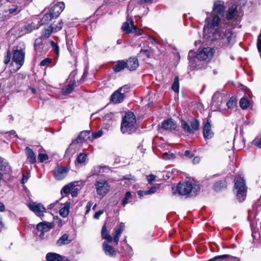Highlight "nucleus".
Wrapping results in <instances>:
<instances>
[{
	"instance_id": "10",
	"label": "nucleus",
	"mask_w": 261,
	"mask_h": 261,
	"mask_svg": "<svg viewBox=\"0 0 261 261\" xmlns=\"http://www.w3.org/2000/svg\"><path fill=\"white\" fill-rule=\"evenodd\" d=\"M30 210L33 212L37 216L42 218L44 216L43 213L46 212V208L41 203L33 202L29 204Z\"/></svg>"
},
{
	"instance_id": "35",
	"label": "nucleus",
	"mask_w": 261,
	"mask_h": 261,
	"mask_svg": "<svg viewBox=\"0 0 261 261\" xmlns=\"http://www.w3.org/2000/svg\"><path fill=\"white\" fill-rule=\"evenodd\" d=\"M249 100L245 97H243L240 99V106L242 109H246L250 106Z\"/></svg>"
},
{
	"instance_id": "40",
	"label": "nucleus",
	"mask_w": 261,
	"mask_h": 261,
	"mask_svg": "<svg viewBox=\"0 0 261 261\" xmlns=\"http://www.w3.org/2000/svg\"><path fill=\"white\" fill-rule=\"evenodd\" d=\"M63 21L60 20L58 22V24H53L51 25V27L54 32H57L60 30H61L63 27Z\"/></svg>"
},
{
	"instance_id": "62",
	"label": "nucleus",
	"mask_w": 261,
	"mask_h": 261,
	"mask_svg": "<svg viewBox=\"0 0 261 261\" xmlns=\"http://www.w3.org/2000/svg\"><path fill=\"white\" fill-rule=\"evenodd\" d=\"M222 256H223V255H218V256H216L212 258L214 261H225V258H222L221 257H222Z\"/></svg>"
},
{
	"instance_id": "45",
	"label": "nucleus",
	"mask_w": 261,
	"mask_h": 261,
	"mask_svg": "<svg viewBox=\"0 0 261 261\" xmlns=\"http://www.w3.org/2000/svg\"><path fill=\"white\" fill-rule=\"evenodd\" d=\"M114 118V114L112 113H110L103 117L104 121L108 122V123H111Z\"/></svg>"
},
{
	"instance_id": "7",
	"label": "nucleus",
	"mask_w": 261,
	"mask_h": 261,
	"mask_svg": "<svg viewBox=\"0 0 261 261\" xmlns=\"http://www.w3.org/2000/svg\"><path fill=\"white\" fill-rule=\"evenodd\" d=\"M49 47V42L44 39L43 36L36 39L34 43V48L36 52L40 54H45Z\"/></svg>"
},
{
	"instance_id": "22",
	"label": "nucleus",
	"mask_w": 261,
	"mask_h": 261,
	"mask_svg": "<svg viewBox=\"0 0 261 261\" xmlns=\"http://www.w3.org/2000/svg\"><path fill=\"white\" fill-rule=\"evenodd\" d=\"M71 240L69 239V236L65 233L57 241L56 244L58 246H61L64 245H67L71 243Z\"/></svg>"
},
{
	"instance_id": "27",
	"label": "nucleus",
	"mask_w": 261,
	"mask_h": 261,
	"mask_svg": "<svg viewBox=\"0 0 261 261\" xmlns=\"http://www.w3.org/2000/svg\"><path fill=\"white\" fill-rule=\"evenodd\" d=\"M26 153L28 156V161L31 164H34L36 162V155L33 152V150L30 148L27 147L25 148Z\"/></svg>"
},
{
	"instance_id": "43",
	"label": "nucleus",
	"mask_w": 261,
	"mask_h": 261,
	"mask_svg": "<svg viewBox=\"0 0 261 261\" xmlns=\"http://www.w3.org/2000/svg\"><path fill=\"white\" fill-rule=\"evenodd\" d=\"M87 154L84 153H81L77 158V161L79 163H84L86 162Z\"/></svg>"
},
{
	"instance_id": "21",
	"label": "nucleus",
	"mask_w": 261,
	"mask_h": 261,
	"mask_svg": "<svg viewBox=\"0 0 261 261\" xmlns=\"http://www.w3.org/2000/svg\"><path fill=\"white\" fill-rule=\"evenodd\" d=\"M124 228V224L122 223L120 224V225L114 228L113 240L116 244H118L119 237L121 235L122 231H123Z\"/></svg>"
},
{
	"instance_id": "8",
	"label": "nucleus",
	"mask_w": 261,
	"mask_h": 261,
	"mask_svg": "<svg viewBox=\"0 0 261 261\" xmlns=\"http://www.w3.org/2000/svg\"><path fill=\"white\" fill-rule=\"evenodd\" d=\"M215 50L212 47H204L200 51L196 56V58L198 60H210L212 59Z\"/></svg>"
},
{
	"instance_id": "23",
	"label": "nucleus",
	"mask_w": 261,
	"mask_h": 261,
	"mask_svg": "<svg viewBox=\"0 0 261 261\" xmlns=\"http://www.w3.org/2000/svg\"><path fill=\"white\" fill-rule=\"evenodd\" d=\"M103 248L105 252L107 255L111 256H113L116 255V251L114 248L112 246L108 245L106 242H103Z\"/></svg>"
},
{
	"instance_id": "48",
	"label": "nucleus",
	"mask_w": 261,
	"mask_h": 261,
	"mask_svg": "<svg viewBox=\"0 0 261 261\" xmlns=\"http://www.w3.org/2000/svg\"><path fill=\"white\" fill-rule=\"evenodd\" d=\"M117 90L119 91L121 93H124V96H125V94L129 91V86L128 85H125L119 88Z\"/></svg>"
},
{
	"instance_id": "13",
	"label": "nucleus",
	"mask_w": 261,
	"mask_h": 261,
	"mask_svg": "<svg viewBox=\"0 0 261 261\" xmlns=\"http://www.w3.org/2000/svg\"><path fill=\"white\" fill-rule=\"evenodd\" d=\"M203 135L205 139H210L213 137L214 133L212 130L211 121L209 119H207L204 123Z\"/></svg>"
},
{
	"instance_id": "61",
	"label": "nucleus",
	"mask_w": 261,
	"mask_h": 261,
	"mask_svg": "<svg viewBox=\"0 0 261 261\" xmlns=\"http://www.w3.org/2000/svg\"><path fill=\"white\" fill-rule=\"evenodd\" d=\"M10 17H11L10 15L9 14L4 15L2 16H1L0 21H3L8 20L10 18Z\"/></svg>"
},
{
	"instance_id": "34",
	"label": "nucleus",
	"mask_w": 261,
	"mask_h": 261,
	"mask_svg": "<svg viewBox=\"0 0 261 261\" xmlns=\"http://www.w3.org/2000/svg\"><path fill=\"white\" fill-rule=\"evenodd\" d=\"M54 18L52 17L51 14L49 13H46L42 17V18L40 21V25H43L47 23L49 21H50Z\"/></svg>"
},
{
	"instance_id": "50",
	"label": "nucleus",
	"mask_w": 261,
	"mask_h": 261,
	"mask_svg": "<svg viewBox=\"0 0 261 261\" xmlns=\"http://www.w3.org/2000/svg\"><path fill=\"white\" fill-rule=\"evenodd\" d=\"M52 62V60L49 58H46L43 60L40 63V66H45L48 65Z\"/></svg>"
},
{
	"instance_id": "6",
	"label": "nucleus",
	"mask_w": 261,
	"mask_h": 261,
	"mask_svg": "<svg viewBox=\"0 0 261 261\" xmlns=\"http://www.w3.org/2000/svg\"><path fill=\"white\" fill-rule=\"evenodd\" d=\"M199 121L197 119H193L191 121V125H189L185 120H181V126L186 133L193 134L195 131L197 130L199 128Z\"/></svg>"
},
{
	"instance_id": "37",
	"label": "nucleus",
	"mask_w": 261,
	"mask_h": 261,
	"mask_svg": "<svg viewBox=\"0 0 261 261\" xmlns=\"http://www.w3.org/2000/svg\"><path fill=\"white\" fill-rule=\"evenodd\" d=\"M222 258H225V261H240V258L229 254H223Z\"/></svg>"
},
{
	"instance_id": "18",
	"label": "nucleus",
	"mask_w": 261,
	"mask_h": 261,
	"mask_svg": "<svg viewBox=\"0 0 261 261\" xmlns=\"http://www.w3.org/2000/svg\"><path fill=\"white\" fill-rule=\"evenodd\" d=\"M126 68L129 71H134L136 70L139 66V62L138 59L135 57H130L125 61Z\"/></svg>"
},
{
	"instance_id": "4",
	"label": "nucleus",
	"mask_w": 261,
	"mask_h": 261,
	"mask_svg": "<svg viewBox=\"0 0 261 261\" xmlns=\"http://www.w3.org/2000/svg\"><path fill=\"white\" fill-rule=\"evenodd\" d=\"M200 190L199 186L193 184L189 181L180 182L177 186L178 193L181 195H188L191 194L192 196L195 195Z\"/></svg>"
},
{
	"instance_id": "5",
	"label": "nucleus",
	"mask_w": 261,
	"mask_h": 261,
	"mask_svg": "<svg viewBox=\"0 0 261 261\" xmlns=\"http://www.w3.org/2000/svg\"><path fill=\"white\" fill-rule=\"evenodd\" d=\"M98 195L105 196L110 191V186L104 179H97L94 184Z\"/></svg>"
},
{
	"instance_id": "15",
	"label": "nucleus",
	"mask_w": 261,
	"mask_h": 261,
	"mask_svg": "<svg viewBox=\"0 0 261 261\" xmlns=\"http://www.w3.org/2000/svg\"><path fill=\"white\" fill-rule=\"evenodd\" d=\"M11 172V168L9 163L3 158L0 157V180L3 174H9Z\"/></svg>"
},
{
	"instance_id": "53",
	"label": "nucleus",
	"mask_w": 261,
	"mask_h": 261,
	"mask_svg": "<svg viewBox=\"0 0 261 261\" xmlns=\"http://www.w3.org/2000/svg\"><path fill=\"white\" fill-rule=\"evenodd\" d=\"M25 29L28 33H30L35 29V26L33 23L28 24L25 27Z\"/></svg>"
},
{
	"instance_id": "51",
	"label": "nucleus",
	"mask_w": 261,
	"mask_h": 261,
	"mask_svg": "<svg viewBox=\"0 0 261 261\" xmlns=\"http://www.w3.org/2000/svg\"><path fill=\"white\" fill-rule=\"evenodd\" d=\"M48 155L45 153H39L38 155V159L41 163L48 160Z\"/></svg>"
},
{
	"instance_id": "49",
	"label": "nucleus",
	"mask_w": 261,
	"mask_h": 261,
	"mask_svg": "<svg viewBox=\"0 0 261 261\" xmlns=\"http://www.w3.org/2000/svg\"><path fill=\"white\" fill-rule=\"evenodd\" d=\"M159 188V187L158 186H153L151 188H150L148 190H146V194H147V195L154 194L156 192L157 190Z\"/></svg>"
},
{
	"instance_id": "25",
	"label": "nucleus",
	"mask_w": 261,
	"mask_h": 261,
	"mask_svg": "<svg viewBox=\"0 0 261 261\" xmlns=\"http://www.w3.org/2000/svg\"><path fill=\"white\" fill-rule=\"evenodd\" d=\"M76 183V182H71L64 186L61 191V195L63 196V194H64L65 195L69 194L70 192L72 190H73L74 188L76 186V185H75Z\"/></svg>"
},
{
	"instance_id": "11",
	"label": "nucleus",
	"mask_w": 261,
	"mask_h": 261,
	"mask_svg": "<svg viewBox=\"0 0 261 261\" xmlns=\"http://www.w3.org/2000/svg\"><path fill=\"white\" fill-rule=\"evenodd\" d=\"M64 8V3L63 2H59L50 8L49 12L52 16V17L56 18L59 16Z\"/></svg>"
},
{
	"instance_id": "17",
	"label": "nucleus",
	"mask_w": 261,
	"mask_h": 261,
	"mask_svg": "<svg viewBox=\"0 0 261 261\" xmlns=\"http://www.w3.org/2000/svg\"><path fill=\"white\" fill-rule=\"evenodd\" d=\"M51 228L50 224L47 222L43 221L40 222L37 225L36 228L38 231H40L39 235L40 238H42L44 236V233L49 231Z\"/></svg>"
},
{
	"instance_id": "38",
	"label": "nucleus",
	"mask_w": 261,
	"mask_h": 261,
	"mask_svg": "<svg viewBox=\"0 0 261 261\" xmlns=\"http://www.w3.org/2000/svg\"><path fill=\"white\" fill-rule=\"evenodd\" d=\"M21 11V9L17 5H13L8 10L10 14H17Z\"/></svg>"
},
{
	"instance_id": "33",
	"label": "nucleus",
	"mask_w": 261,
	"mask_h": 261,
	"mask_svg": "<svg viewBox=\"0 0 261 261\" xmlns=\"http://www.w3.org/2000/svg\"><path fill=\"white\" fill-rule=\"evenodd\" d=\"M130 23H131V27L132 28V30L133 31V32H132L131 33H135L137 36H140L143 33V31L141 29H139L137 28L134 24V21L132 18H130V19H128Z\"/></svg>"
},
{
	"instance_id": "3",
	"label": "nucleus",
	"mask_w": 261,
	"mask_h": 261,
	"mask_svg": "<svg viewBox=\"0 0 261 261\" xmlns=\"http://www.w3.org/2000/svg\"><path fill=\"white\" fill-rule=\"evenodd\" d=\"M234 191L239 201L242 202L245 199L247 187L244 177L241 174H238L235 178Z\"/></svg>"
},
{
	"instance_id": "58",
	"label": "nucleus",
	"mask_w": 261,
	"mask_h": 261,
	"mask_svg": "<svg viewBox=\"0 0 261 261\" xmlns=\"http://www.w3.org/2000/svg\"><path fill=\"white\" fill-rule=\"evenodd\" d=\"M155 176L153 174H150L147 176V180L149 183H151L154 180Z\"/></svg>"
},
{
	"instance_id": "19",
	"label": "nucleus",
	"mask_w": 261,
	"mask_h": 261,
	"mask_svg": "<svg viewBox=\"0 0 261 261\" xmlns=\"http://www.w3.org/2000/svg\"><path fill=\"white\" fill-rule=\"evenodd\" d=\"M176 123L172 119L164 120L161 124V128L164 130H172L176 127Z\"/></svg>"
},
{
	"instance_id": "1",
	"label": "nucleus",
	"mask_w": 261,
	"mask_h": 261,
	"mask_svg": "<svg viewBox=\"0 0 261 261\" xmlns=\"http://www.w3.org/2000/svg\"><path fill=\"white\" fill-rule=\"evenodd\" d=\"M238 6L234 4L228 9L226 19L220 22V18L216 15L210 19H206L207 26L204 27V36L211 40L220 39L224 47L231 46L236 42V35L232 31L233 21L232 19L237 14Z\"/></svg>"
},
{
	"instance_id": "64",
	"label": "nucleus",
	"mask_w": 261,
	"mask_h": 261,
	"mask_svg": "<svg viewBox=\"0 0 261 261\" xmlns=\"http://www.w3.org/2000/svg\"><path fill=\"white\" fill-rule=\"evenodd\" d=\"M71 196L72 197H76L77 195V192H78V189L77 188H76V189H73V190H72L71 191Z\"/></svg>"
},
{
	"instance_id": "54",
	"label": "nucleus",
	"mask_w": 261,
	"mask_h": 261,
	"mask_svg": "<svg viewBox=\"0 0 261 261\" xmlns=\"http://www.w3.org/2000/svg\"><path fill=\"white\" fill-rule=\"evenodd\" d=\"M101 168L100 166L94 167V169L91 171L92 175H97L101 172Z\"/></svg>"
},
{
	"instance_id": "14",
	"label": "nucleus",
	"mask_w": 261,
	"mask_h": 261,
	"mask_svg": "<svg viewBox=\"0 0 261 261\" xmlns=\"http://www.w3.org/2000/svg\"><path fill=\"white\" fill-rule=\"evenodd\" d=\"M89 140H91V132L90 130H85L82 132L77 138L72 141V143H82Z\"/></svg>"
},
{
	"instance_id": "44",
	"label": "nucleus",
	"mask_w": 261,
	"mask_h": 261,
	"mask_svg": "<svg viewBox=\"0 0 261 261\" xmlns=\"http://www.w3.org/2000/svg\"><path fill=\"white\" fill-rule=\"evenodd\" d=\"M131 193L130 192H127L125 194L124 198L122 200V204L123 205L125 206L128 202V200L131 197Z\"/></svg>"
},
{
	"instance_id": "29",
	"label": "nucleus",
	"mask_w": 261,
	"mask_h": 261,
	"mask_svg": "<svg viewBox=\"0 0 261 261\" xmlns=\"http://www.w3.org/2000/svg\"><path fill=\"white\" fill-rule=\"evenodd\" d=\"M76 86L75 81H73L72 83L67 85L65 88L62 90V94L63 95H67L71 93Z\"/></svg>"
},
{
	"instance_id": "47",
	"label": "nucleus",
	"mask_w": 261,
	"mask_h": 261,
	"mask_svg": "<svg viewBox=\"0 0 261 261\" xmlns=\"http://www.w3.org/2000/svg\"><path fill=\"white\" fill-rule=\"evenodd\" d=\"M102 131L101 130H99L96 132L93 133L91 134V140L93 139H95L99 138L102 135Z\"/></svg>"
},
{
	"instance_id": "9",
	"label": "nucleus",
	"mask_w": 261,
	"mask_h": 261,
	"mask_svg": "<svg viewBox=\"0 0 261 261\" xmlns=\"http://www.w3.org/2000/svg\"><path fill=\"white\" fill-rule=\"evenodd\" d=\"M25 57V52L22 49H16L14 50L12 60L19 69L23 64Z\"/></svg>"
},
{
	"instance_id": "30",
	"label": "nucleus",
	"mask_w": 261,
	"mask_h": 261,
	"mask_svg": "<svg viewBox=\"0 0 261 261\" xmlns=\"http://www.w3.org/2000/svg\"><path fill=\"white\" fill-rule=\"evenodd\" d=\"M101 237L102 239L106 240L109 243L112 242L113 239L111 235L107 230L106 225H104L101 229Z\"/></svg>"
},
{
	"instance_id": "26",
	"label": "nucleus",
	"mask_w": 261,
	"mask_h": 261,
	"mask_svg": "<svg viewBox=\"0 0 261 261\" xmlns=\"http://www.w3.org/2000/svg\"><path fill=\"white\" fill-rule=\"evenodd\" d=\"M125 61L124 60H118L116 64L113 67V70L115 72H118L126 68Z\"/></svg>"
},
{
	"instance_id": "32",
	"label": "nucleus",
	"mask_w": 261,
	"mask_h": 261,
	"mask_svg": "<svg viewBox=\"0 0 261 261\" xmlns=\"http://www.w3.org/2000/svg\"><path fill=\"white\" fill-rule=\"evenodd\" d=\"M130 18H127V21L124 22L121 27L122 30L126 34H129L133 32L132 28L131 27V23L128 20Z\"/></svg>"
},
{
	"instance_id": "28",
	"label": "nucleus",
	"mask_w": 261,
	"mask_h": 261,
	"mask_svg": "<svg viewBox=\"0 0 261 261\" xmlns=\"http://www.w3.org/2000/svg\"><path fill=\"white\" fill-rule=\"evenodd\" d=\"M70 205V203L69 202H66L64 206L61 208L59 211L60 215L63 217H66L69 212V206Z\"/></svg>"
},
{
	"instance_id": "57",
	"label": "nucleus",
	"mask_w": 261,
	"mask_h": 261,
	"mask_svg": "<svg viewBox=\"0 0 261 261\" xmlns=\"http://www.w3.org/2000/svg\"><path fill=\"white\" fill-rule=\"evenodd\" d=\"M92 202L91 201H89L87 203V205L86 206V212H85V214L87 215L89 212V211H90V209H91V207L92 206Z\"/></svg>"
},
{
	"instance_id": "42",
	"label": "nucleus",
	"mask_w": 261,
	"mask_h": 261,
	"mask_svg": "<svg viewBox=\"0 0 261 261\" xmlns=\"http://www.w3.org/2000/svg\"><path fill=\"white\" fill-rule=\"evenodd\" d=\"M236 98L233 97H231L229 101L227 102L226 105L228 109H232L236 106Z\"/></svg>"
},
{
	"instance_id": "31",
	"label": "nucleus",
	"mask_w": 261,
	"mask_h": 261,
	"mask_svg": "<svg viewBox=\"0 0 261 261\" xmlns=\"http://www.w3.org/2000/svg\"><path fill=\"white\" fill-rule=\"evenodd\" d=\"M226 185L224 181L220 180L217 181L213 186V189L216 191L219 192L223 189L226 188Z\"/></svg>"
},
{
	"instance_id": "46",
	"label": "nucleus",
	"mask_w": 261,
	"mask_h": 261,
	"mask_svg": "<svg viewBox=\"0 0 261 261\" xmlns=\"http://www.w3.org/2000/svg\"><path fill=\"white\" fill-rule=\"evenodd\" d=\"M49 42L53 50L56 52L57 55H58L59 54V47L58 44L53 41H50Z\"/></svg>"
},
{
	"instance_id": "59",
	"label": "nucleus",
	"mask_w": 261,
	"mask_h": 261,
	"mask_svg": "<svg viewBox=\"0 0 261 261\" xmlns=\"http://www.w3.org/2000/svg\"><path fill=\"white\" fill-rule=\"evenodd\" d=\"M72 41L69 40V39H67V41H66V44H67V48H68V50L71 53L72 50V48H71V45H72Z\"/></svg>"
},
{
	"instance_id": "63",
	"label": "nucleus",
	"mask_w": 261,
	"mask_h": 261,
	"mask_svg": "<svg viewBox=\"0 0 261 261\" xmlns=\"http://www.w3.org/2000/svg\"><path fill=\"white\" fill-rule=\"evenodd\" d=\"M140 53H143L148 58H149L150 56V51L147 49H141L140 51Z\"/></svg>"
},
{
	"instance_id": "55",
	"label": "nucleus",
	"mask_w": 261,
	"mask_h": 261,
	"mask_svg": "<svg viewBox=\"0 0 261 261\" xmlns=\"http://www.w3.org/2000/svg\"><path fill=\"white\" fill-rule=\"evenodd\" d=\"M122 179L136 180L135 177L131 174H127L123 176L122 178Z\"/></svg>"
},
{
	"instance_id": "39",
	"label": "nucleus",
	"mask_w": 261,
	"mask_h": 261,
	"mask_svg": "<svg viewBox=\"0 0 261 261\" xmlns=\"http://www.w3.org/2000/svg\"><path fill=\"white\" fill-rule=\"evenodd\" d=\"M54 32L51 25L47 27V28L44 29V31L42 36H43L44 39H46V38H48L50 36L51 34Z\"/></svg>"
},
{
	"instance_id": "52",
	"label": "nucleus",
	"mask_w": 261,
	"mask_h": 261,
	"mask_svg": "<svg viewBox=\"0 0 261 261\" xmlns=\"http://www.w3.org/2000/svg\"><path fill=\"white\" fill-rule=\"evenodd\" d=\"M11 58V54L10 50H8L7 51V54H6V56L5 57L4 63L6 64H8L10 61Z\"/></svg>"
},
{
	"instance_id": "36",
	"label": "nucleus",
	"mask_w": 261,
	"mask_h": 261,
	"mask_svg": "<svg viewBox=\"0 0 261 261\" xmlns=\"http://www.w3.org/2000/svg\"><path fill=\"white\" fill-rule=\"evenodd\" d=\"M171 89L176 93L179 92V83L178 76H176L174 79V82L172 84Z\"/></svg>"
},
{
	"instance_id": "16",
	"label": "nucleus",
	"mask_w": 261,
	"mask_h": 261,
	"mask_svg": "<svg viewBox=\"0 0 261 261\" xmlns=\"http://www.w3.org/2000/svg\"><path fill=\"white\" fill-rule=\"evenodd\" d=\"M125 97V96H124V93H122L117 90L111 95L110 99L112 102L117 104L123 102Z\"/></svg>"
},
{
	"instance_id": "56",
	"label": "nucleus",
	"mask_w": 261,
	"mask_h": 261,
	"mask_svg": "<svg viewBox=\"0 0 261 261\" xmlns=\"http://www.w3.org/2000/svg\"><path fill=\"white\" fill-rule=\"evenodd\" d=\"M188 58H189V59L190 60H192L193 59H194V60L195 59H197L196 58V56H195V53L194 51H193V50H190L189 52V54H188Z\"/></svg>"
},
{
	"instance_id": "12",
	"label": "nucleus",
	"mask_w": 261,
	"mask_h": 261,
	"mask_svg": "<svg viewBox=\"0 0 261 261\" xmlns=\"http://www.w3.org/2000/svg\"><path fill=\"white\" fill-rule=\"evenodd\" d=\"M68 171L67 167L57 166L55 168L54 176L57 180H61L66 176Z\"/></svg>"
},
{
	"instance_id": "41",
	"label": "nucleus",
	"mask_w": 261,
	"mask_h": 261,
	"mask_svg": "<svg viewBox=\"0 0 261 261\" xmlns=\"http://www.w3.org/2000/svg\"><path fill=\"white\" fill-rule=\"evenodd\" d=\"M175 158V156L174 154L171 152H165L162 154V159L165 160H173Z\"/></svg>"
},
{
	"instance_id": "20",
	"label": "nucleus",
	"mask_w": 261,
	"mask_h": 261,
	"mask_svg": "<svg viewBox=\"0 0 261 261\" xmlns=\"http://www.w3.org/2000/svg\"><path fill=\"white\" fill-rule=\"evenodd\" d=\"M224 3L222 1H216L214 3L213 11L219 15H223L225 11Z\"/></svg>"
},
{
	"instance_id": "2",
	"label": "nucleus",
	"mask_w": 261,
	"mask_h": 261,
	"mask_svg": "<svg viewBox=\"0 0 261 261\" xmlns=\"http://www.w3.org/2000/svg\"><path fill=\"white\" fill-rule=\"evenodd\" d=\"M120 129L123 134H130L136 131L137 120L133 112H128L125 114L122 119Z\"/></svg>"
},
{
	"instance_id": "60",
	"label": "nucleus",
	"mask_w": 261,
	"mask_h": 261,
	"mask_svg": "<svg viewBox=\"0 0 261 261\" xmlns=\"http://www.w3.org/2000/svg\"><path fill=\"white\" fill-rule=\"evenodd\" d=\"M103 213V211L101 210L96 212L94 215V218L95 219H98L99 217Z\"/></svg>"
},
{
	"instance_id": "24",
	"label": "nucleus",
	"mask_w": 261,
	"mask_h": 261,
	"mask_svg": "<svg viewBox=\"0 0 261 261\" xmlns=\"http://www.w3.org/2000/svg\"><path fill=\"white\" fill-rule=\"evenodd\" d=\"M46 259L47 261H62L63 260L61 255L53 252L48 253L46 255Z\"/></svg>"
}]
</instances>
